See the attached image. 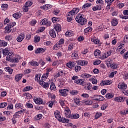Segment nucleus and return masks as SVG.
<instances>
[{
    "label": "nucleus",
    "instance_id": "7",
    "mask_svg": "<svg viewBox=\"0 0 128 128\" xmlns=\"http://www.w3.org/2000/svg\"><path fill=\"white\" fill-rule=\"evenodd\" d=\"M76 84H80V86H84L86 84V80L84 79H78L74 81Z\"/></svg>",
    "mask_w": 128,
    "mask_h": 128
},
{
    "label": "nucleus",
    "instance_id": "5",
    "mask_svg": "<svg viewBox=\"0 0 128 128\" xmlns=\"http://www.w3.org/2000/svg\"><path fill=\"white\" fill-rule=\"evenodd\" d=\"M76 62L78 66H88V62L86 60H78Z\"/></svg>",
    "mask_w": 128,
    "mask_h": 128
},
{
    "label": "nucleus",
    "instance_id": "42",
    "mask_svg": "<svg viewBox=\"0 0 128 128\" xmlns=\"http://www.w3.org/2000/svg\"><path fill=\"white\" fill-rule=\"evenodd\" d=\"M8 46V42L4 40H0V46Z\"/></svg>",
    "mask_w": 128,
    "mask_h": 128
},
{
    "label": "nucleus",
    "instance_id": "56",
    "mask_svg": "<svg viewBox=\"0 0 128 128\" xmlns=\"http://www.w3.org/2000/svg\"><path fill=\"white\" fill-rule=\"evenodd\" d=\"M32 90V87L30 86H27L24 88V92H28V90Z\"/></svg>",
    "mask_w": 128,
    "mask_h": 128
},
{
    "label": "nucleus",
    "instance_id": "60",
    "mask_svg": "<svg viewBox=\"0 0 128 128\" xmlns=\"http://www.w3.org/2000/svg\"><path fill=\"white\" fill-rule=\"evenodd\" d=\"M124 48V44H120V45L117 48V50H122V48Z\"/></svg>",
    "mask_w": 128,
    "mask_h": 128
},
{
    "label": "nucleus",
    "instance_id": "1",
    "mask_svg": "<svg viewBox=\"0 0 128 128\" xmlns=\"http://www.w3.org/2000/svg\"><path fill=\"white\" fill-rule=\"evenodd\" d=\"M76 20L82 26H84L88 22V20L84 18V16L82 14H79L76 18Z\"/></svg>",
    "mask_w": 128,
    "mask_h": 128
},
{
    "label": "nucleus",
    "instance_id": "23",
    "mask_svg": "<svg viewBox=\"0 0 128 128\" xmlns=\"http://www.w3.org/2000/svg\"><path fill=\"white\" fill-rule=\"evenodd\" d=\"M66 36H74V32L72 30H68L65 34Z\"/></svg>",
    "mask_w": 128,
    "mask_h": 128
},
{
    "label": "nucleus",
    "instance_id": "24",
    "mask_svg": "<svg viewBox=\"0 0 128 128\" xmlns=\"http://www.w3.org/2000/svg\"><path fill=\"white\" fill-rule=\"evenodd\" d=\"M13 18L18 20V18H20L22 16V13L21 12H16L12 14Z\"/></svg>",
    "mask_w": 128,
    "mask_h": 128
},
{
    "label": "nucleus",
    "instance_id": "43",
    "mask_svg": "<svg viewBox=\"0 0 128 128\" xmlns=\"http://www.w3.org/2000/svg\"><path fill=\"white\" fill-rule=\"evenodd\" d=\"M61 46L58 43H56L53 47V50H60V48Z\"/></svg>",
    "mask_w": 128,
    "mask_h": 128
},
{
    "label": "nucleus",
    "instance_id": "34",
    "mask_svg": "<svg viewBox=\"0 0 128 128\" xmlns=\"http://www.w3.org/2000/svg\"><path fill=\"white\" fill-rule=\"evenodd\" d=\"M50 36H52V38H55L56 36V32L54 29L50 32Z\"/></svg>",
    "mask_w": 128,
    "mask_h": 128
},
{
    "label": "nucleus",
    "instance_id": "61",
    "mask_svg": "<svg viewBox=\"0 0 128 128\" xmlns=\"http://www.w3.org/2000/svg\"><path fill=\"white\" fill-rule=\"evenodd\" d=\"M60 13V9L58 8H55L53 12V14H56V16L58 15V14Z\"/></svg>",
    "mask_w": 128,
    "mask_h": 128
},
{
    "label": "nucleus",
    "instance_id": "28",
    "mask_svg": "<svg viewBox=\"0 0 128 128\" xmlns=\"http://www.w3.org/2000/svg\"><path fill=\"white\" fill-rule=\"evenodd\" d=\"M42 10H48L52 8V6H50V4H46L42 6Z\"/></svg>",
    "mask_w": 128,
    "mask_h": 128
},
{
    "label": "nucleus",
    "instance_id": "27",
    "mask_svg": "<svg viewBox=\"0 0 128 128\" xmlns=\"http://www.w3.org/2000/svg\"><path fill=\"white\" fill-rule=\"evenodd\" d=\"M64 76V72L59 71L58 73L54 74V78H56L60 76Z\"/></svg>",
    "mask_w": 128,
    "mask_h": 128
},
{
    "label": "nucleus",
    "instance_id": "51",
    "mask_svg": "<svg viewBox=\"0 0 128 128\" xmlns=\"http://www.w3.org/2000/svg\"><path fill=\"white\" fill-rule=\"evenodd\" d=\"M8 106V103L4 102L0 104V108H4Z\"/></svg>",
    "mask_w": 128,
    "mask_h": 128
},
{
    "label": "nucleus",
    "instance_id": "19",
    "mask_svg": "<svg viewBox=\"0 0 128 128\" xmlns=\"http://www.w3.org/2000/svg\"><path fill=\"white\" fill-rule=\"evenodd\" d=\"M22 57L18 55L16 56L14 58H12V62H18V60H20Z\"/></svg>",
    "mask_w": 128,
    "mask_h": 128
},
{
    "label": "nucleus",
    "instance_id": "38",
    "mask_svg": "<svg viewBox=\"0 0 128 128\" xmlns=\"http://www.w3.org/2000/svg\"><path fill=\"white\" fill-rule=\"evenodd\" d=\"M112 24L113 26H118V20L116 18H114L112 20Z\"/></svg>",
    "mask_w": 128,
    "mask_h": 128
},
{
    "label": "nucleus",
    "instance_id": "29",
    "mask_svg": "<svg viewBox=\"0 0 128 128\" xmlns=\"http://www.w3.org/2000/svg\"><path fill=\"white\" fill-rule=\"evenodd\" d=\"M95 100H99L100 102H102V100H104V98L100 95H97L95 98Z\"/></svg>",
    "mask_w": 128,
    "mask_h": 128
},
{
    "label": "nucleus",
    "instance_id": "35",
    "mask_svg": "<svg viewBox=\"0 0 128 128\" xmlns=\"http://www.w3.org/2000/svg\"><path fill=\"white\" fill-rule=\"evenodd\" d=\"M59 122H63L64 124H68V120L64 118H62V117L60 118V120H58Z\"/></svg>",
    "mask_w": 128,
    "mask_h": 128
},
{
    "label": "nucleus",
    "instance_id": "3",
    "mask_svg": "<svg viewBox=\"0 0 128 128\" xmlns=\"http://www.w3.org/2000/svg\"><path fill=\"white\" fill-rule=\"evenodd\" d=\"M118 88L122 92L124 90H126L128 88V85L124 82H121L118 84Z\"/></svg>",
    "mask_w": 128,
    "mask_h": 128
},
{
    "label": "nucleus",
    "instance_id": "4",
    "mask_svg": "<svg viewBox=\"0 0 128 128\" xmlns=\"http://www.w3.org/2000/svg\"><path fill=\"white\" fill-rule=\"evenodd\" d=\"M40 26H50L52 22L48 21V19L44 18L40 22Z\"/></svg>",
    "mask_w": 128,
    "mask_h": 128
},
{
    "label": "nucleus",
    "instance_id": "53",
    "mask_svg": "<svg viewBox=\"0 0 128 128\" xmlns=\"http://www.w3.org/2000/svg\"><path fill=\"white\" fill-rule=\"evenodd\" d=\"M48 78V73L46 72L45 74H44L42 75L41 80H46V78Z\"/></svg>",
    "mask_w": 128,
    "mask_h": 128
},
{
    "label": "nucleus",
    "instance_id": "11",
    "mask_svg": "<svg viewBox=\"0 0 128 128\" xmlns=\"http://www.w3.org/2000/svg\"><path fill=\"white\" fill-rule=\"evenodd\" d=\"M38 83L44 88H48V86H50V84H48V82H44V81L42 80H40L39 81Z\"/></svg>",
    "mask_w": 128,
    "mask_h": 128
},
{
    "label": "nucleus",
    "instance_id": "31",
    "mask_svg": "<svg viewBox=\"0 0 128 128\" xmlns=\"http://www.w3.org/2000/svg\"><path fill=\"white\" fill-rule=\"evenodd\" d=\"M15 108H17L18 110L21 108V110H22L24 108V104L20 103H16L15 104Z\"/></svg>",
    "mask_w": 128,
    "mask_h": 128
},
{
    "label": "nucleus",
    "instance_id": "9",
    "mask_svg": "<svg viewBox=\"0 0 128 128\" xmlns=\"http://www.w3.org/2000/svg\"><path fill=\"white\" fill-rule=\"evenodd\" d=\"M34 100L36 104H42V102H44L42 98H40L34 97Z\"/></svg>",
    "mask_w": 128,
    "mask_h": 128
},
{
    "label": "nucleus",
    "instance_id": "30",
    "mask_svg": "<svg viewBox=\"0 0 128 128\" xmlns=\"http://www.w3.org/2000/svg\"><path fill=\"white\" fill-rule=\"evenodd\" d=\"M46 52V49H44V48H38L35 50V54H40V52L42 53Z\"/></svg>",
    "mask_w": 128,
    "mask_h": 128
},
{
    "label": "nucleus",
    "instance_id": "47",
    "mask_svg": "<svg viewBox=\"0 0 128 128\" xmlns=\"http://www.w3.org/2000/svg\"><path fill=\"white\" fill-rule=\"evenodd\" d=\"M108 58V56L106 52H105L102 54V56L101 55V57H100V60H104L106 58Z\"/></svg>",
    "mask_w": 128,
    "mask_h": 128
},
{
    "label": "nucleus",
    "instance_id": "63",
    "mask_svg": "<svg viewBox=\"0 0 128 128\" xmlns=\"http://www.w3.org/2000/svg\"><path fill=\"white\" fill-rule=\"evenodd\" d=\"M32 5V2L30 1H28L26 4L25 6H28V8H30L31 6Z\"/></svg>",
    "mask_w": 128,
    "mask_h": 128
},
{
    "label": "nucleus",
    "instance_id": "36",
    "mask_svg": "<svg viewBox=\"0 0 128 128\" xmlns=\"http://www.w3.org/2000/svg\"><path fill=\"white\" fill-rule=\"evenodd\" d=\"M54 30L56 32H60L62 30V26L60 24H56L54 26Z\"/></svg>",
    "mask_w": 128,
    "mask_h": 128
},
{
    "label": "nucleus",
    "instance_id": "2",
    "mask_svg": "<svg viewBox=\"0 0 128 128\" xmlns=\"http://www.w3.org/2000/svg\"><path fill=\"white\" fill-rule=\"evenodd\" d=\"M14 48L7 47L3 50H2L3 54L4 56H8V54H10V53L12 54V53L14 52Z\"/></svg>",
    "mask_w": 128,
    "mask_h": 128
},
{
    "label": "nucleus",
    "instance_id": "6",
    "mask_svg": "<svg viewBox=\"0 0 128 128\" xmlns=\"http://www.w3.org/2000/svg\"><path fill=\"white\" fill-rule=\"evenodd\" d=\"M64 110L66 118H70V117L72 116V112H70V108L67 107L65 109H64Z\"/></svg>",
    "mask_w": 128,
    "mask_h": 128
},
{
    "label": "nucleus",
    "instance_id": "58",
    "mask_svg": "<svg viewBox=\"0 0 128 128\" xmlns=\"http://www.w3.org/2000/svg\"><path fill=\"white\" fill-rule=\"evenodd\" d=\"M40 40V37L38 36H34V42H38Z\"/></svg>",
    "mask_w": 128,
    "mask_h": 128
},
{
    "label": "nucleus",
    "instance_id": "37",
    "mask_svg": "<svg viewBox=\"0 0 128 128\" xmlns=\"http://www.w3.org/2000/svg\"><path fill=\"white\" fill-rule=\"evenodd\" d=\"M5 71L8 72L10 74H12V72H14V70L10 67H6L4 68Z\"/></svg>",
    "mask_w": 128,
    "mask_h": 128
},
{
    "label": "nucleus",
    "instance_id": "8",
    "mask_svg": "<svg viewBox=\"0 0 128 128\" xmlns=\"http://www.w3.org/2000/svg\"><path fill=\"white\" fill-rule=\"evenodd\" d=\"M80 12V8H74L71 11L68 12L69 15L74 16Z\"/></svg>",
    "mask_w": 128,
    "mask_h": 128
},
{
    "label": "nucleus",
    "instance_id": "18",
    "mask_svg": "<svg viewBox=\"0 0 128 128\" xmlns=\"http://www.w3.org/2000/svg\"><path fill=\"white\" fill-rule=\"evenodd\" d=\"M14 56V52H12V53H8L6 57V60H8L9 62H12V56Z\"/></svg>",
    "mask_w": 128,
    "mask_h": 128
},
{
    "label": "nucleus",
    "instance_id": "41",
    "mask_svg": "<svg viewBox=\"0 0 128 128\" xmlns=\"http://www.w3.org/2000/svg\"><path fill=\"white\" fill-rule=\"evenodd\" d=\"M10 32H12V28L10 26H8L5 28V32L6 34H10Z\"/></svg>",
    "mask_w": 128,
    "mask_h": 128
},
{
    "label": "nucleus",
    "instance_id": "26",
    "mask_svg": "<svg viewBox=\"0 0 128 128\" xmlns=\"http://www.w3.org/2000/svg\"><path fill=\"white\" fill-rule=\"evenodd\" d=\"M59 102H60V106H62V108H64V110L65 109V108H68V106H66V104H64V100H59Z\"/></svg>",
    "mask_w": 128,
    "mask_h": 128
},
{
    "label": "nucleus",
    "instance_id": "12",
    "mask_svg": "<svg viewBox=\"0 0 128 128\" xmlns=\"http://www.w3.org/2000/svg\"><path fill=\"white\" fill-rule=\"evenodd\" d=\"M64 62V60H56L55 61H54L52 64V66H58L59 64H60Z\"/></svg>",
    "mask_w": 128,
    "mask_h": 128
},
{
    "label": "nucleus",
    "instance_id": "22",
    "mask_svg": "<svg viewBox=\"0 0 128 128\" xmlns=\"http://www.w3.org/2000/svg\"><path fill=\"white\" fill-rule=\"evenodd\" d=\"M54 116L56 118L59 120H60V118H62V116H60V112L58 110H56L54 112Z\"/></svg>",
    "mask_w": 128,
    "mask_h": 128
},
{
    "label": "nucleus",
    "instance_id": "16",
    "mask_svg": "<svg viewBox=\"0 0 128 128\" xmlns=\"http://www.w3.org/2000/svg\"><path fill=\"white\" fill-rule=\"evenodd\" d=\"M94 56H96V58H100V57L102 56V52H100V50H96L94 52Z\"/></svg>",
    "mask_w": 128,
    "mask_h": 128
},
{
    "label": "nucleus",
    "instance_id": "49",
    "mask_svg": "<svg viewBox=\"0 0 128 128\" xmlns=\"http://www.w3.org/2000/svg\"><path fill=\"white\" fill-rule=\"evenodd\" d=\"M92 30V28L89 26L87 28H86L85 30H84V32H90Z\"/></svg>",
    "mask_w": 128,
    "mask_h": 128
},
{
    "label": "nucleus",
    "instance_id": "39",
    "mask_svg": "<svg viewBox=\"0 0 128 128\" xmlns=\"http://www.w3.org/2000/svg\"><path fill=\"white\" fill-rule=\"evenodd\" d=\"M90 6H92V4L86 3L82 6V10H86V8H88Z\"/></svg>",
    "mask_w": 128,
    "mask_h": 128
},
{
    "label": "nucleus",
    "instance_id": "55",
    "mask_svg": "<svg viewBox=\"0 0 128 128\" xmlns=\"http://www.w3.org/2000/svg\"><path fill=\"white\" fill-rule=\"evenodd\" d=\"M74 102L75 104H76L78 106V104H80V99L79 98H74Z\"/></svg>",
    "mask_w": 128,
    "mask_h": 128
},
{
    "label": "nucleus",
    "instance_id": "48",
    "mask_svg": "<svg viewBox=\"0 0 128 128\" xmlns=\"http://www.w3.org/2000/svg\"><path fill=\"white\" fill-rule=\"evenodd\" d=\"M92 10H94V12H96V10H102V8H100V7L97 5L96 6H94L92 8Z\"/></svg>",
    "mask_w": 128,
    "mask_h": 128
},
{
    "label": "nucleus",
    "instance_id": "40",
    "mask_svg": "<svg viewBox=\"0 0 128 128\" xmlns=\"http://www.w3.org/2000/svg\"><path fill=\"white\" fill-rule=\"evenodd\" d=\"M84 88L87 90H92V84H90V82L88 83L86 85Z\"/></svg>",
    "mask_w": 128,
    "mask_h": 128
},
{
    "label": "nucleus",
    "instance_id": "45",
    "mask_svg": "<svg viewBox=\"0 0 128 128\" xmlns=\"http://www.w3.org/2000/svg\"><path fill=\"white\" fill-rule=\"evenodd\" d=\"M50 88L51 90H56V84H54V83H51L50 86Z\"/></svg>",
    "mask_w": 128,
    "mask_h": 128
},
{
    "label": "nucleus",
    "instance_id": "14",
    "mask_svg": "<svg viewBox=\"0 0 128 128\" xmlns=\"http://www.w3.org/2000/svg\"><path fill=\"white\" fill-rule=\"evenodd\" d=\"M24 39V34L21 33L16 38L17 42H20Z\"/></svg>",
    "mask_w": 128,
    "mask_h": 128
},
{
    "label": "nucleus",
    "instance_id": "17",
    "mask_svg": "<svg viewBox=\"0 0 128 128\" xmlns=\"http://www.w3.org/2000/svg\"><path fill=\"white\" fill-rule=\"evenodd\" d=\"M72 58L73 60H78L80 57L78 56V51H74L72 54Z\"/></svg>",
    "mask_w": 128,
    "mask_h": 128
},
{
    "label": "nucleus",
    "instance_id": "59",
    "mask_svg": "<svg viewBox=\"0 0 128 128\" xmlns=\"http://www.w3.org/2000/svg\"><path fill=\"white\" fill-rule=\"evenodd\" d=\"M48 98H52V100H54V98H56V96L54 94H52V93H48Z\"/></svg>",
    "mask_w": 128,
    "mask_h": 128
},
{
    "label": "nucleus",
    "instance_id": "64",
    "mask_svg": "<svg viewBox=\"0 0 128 128\" xmlns=\"http://www.w3.org/2000/svg\"><path fill=\"white\" fill-rule=\"evenodd\" d=\"M59 20H58V18L54 17V18H52V22L54 24L56 22H58Z\"/></svg>",
    "mask_w": 128,
    "mask_h": 128
},
{
    "label": "nucleus",
    "instance_id": "13",
    "mask_svg": "<svg viewBox=\"0 0 128 128\" xmlns=\"http://www.w3.org/2000/svg\"><path fill=\"white\" fill-rule=\"evenodd\" d=\"M74 66H76V64L74 63V62L72 61H70L66 64V66H67L68 68H70V70H72V68H74Z\"/></svg>",
    "mask_w": 128,
    "mask_h": 128
},
{
    "label": "nucleus",
    "instance_id": "57",
    "mask_svg": "<svg viewBox=\"0 0 128 128\" xmlns=\"http://www.w3.org/2000/svg\"><path fill=\"white\" fill-rule=\"evenodd\" d=\"M80 70H82V67L80 66H77L74 68V70L76 72H78Z\"/></svg>",
    "mask_w": 128,
    "mask_h": 128
},
{
    "label": "nucleus",
    "instance_id": "50",
    "mask_svg": "<svg viewBox=\"0 0 128 128\" xmlns=\"http://www.w3.org/2000/svg\"><path fill=\"white\" fill-rule=\"evenodd\" d=\"M102 116V112H97L95 115L96 120H98L99 118H100Z\"/></svg>",
    "mask_w": 128,
    "mask_h": 128
},
{
    "label": "nucleus",
    "instance_id": "10",
    "mask_svg": "<svg viewBox=\"0 0 128 128\" xmlns=\"http://www.w3.org/2000/svg\"><path fill=\"white\" fill-rule=\"evenodd\" d=\"M126 97L124 96H118L114 98V102H124L126 100Z\"/></svg>",
    "mask_w": 128,
    "mask_h": 128
},
{
    "label": "nucleus",
    "instance_id": "32",
    "mask_svg": "<svg viewBox=\"0 0 128 128\" xmlns=\"http://www.w3.org/2000/svg\"><path fill=\"white\" fill-rule=\"evenodd\" d=\"M104 0H96V4L97 6H100V8H102V6H104Z\"/></svg>",
    "mask_w": 128,
    "mask_h": 128
},
{
    "label": "nucleus",
    "instance_id": "46",
    "mask_svg": "<svg viewBox=\"0 0 128 128\" xmlns=\"http://www.w3.org/2000/svg\"><path fill=\"white\" fill-rule=\"evenodd\" d=\"M118 64L116 63H112L110 64V68L112 70H116V68H118Z\"/></svg>",
    "mask_w": 128,
    "mask_h": 128
},
{
    "label": "nucleus",
    "instance_id": "33",
    "mask_svg": "<svg viewBox=\"0 0 128 128\" xmlns=\"http://www.w3.org/2000/svg\"><path fill=\"white\" fill-rule=\"evenodd\" d=\"M31 66H38L40 64V62L32 60L30 62H29Z\"/></svg>",
    "mask_w": 128,
    "mask_h": 128
},
{
    "label": "nucleus",
    "instance_id": "15",
    "mask_svg": "<svg viewBox=\"0 0 128 128\" xmlns=\"http://www.w3.org/2000/svg\"><path fill=\"white\" fill-rule=\"evenodd\" d=\"M59 92H60L61 95L63 96H68V90L66 89L60 90Z\"/></svg>",
    "mask_w": 128,
    "mask_h": 128
},
{
    "label": "nucleus",
    "instance_id": "25",
    "mask_svg": "<svg viewBox=\"0 0 128 128\" xmlns=\"http://www.w3.org/2000/svg\"><path fill=\"white\" fill-rule=\"evenodd\" d=\"M80 118V114H71V117L70 118H72V120H78V118Z\"/></svg>",
    "mask_w": 128,
    "mask_h": 128
},
{
    "label": "nucleus",
    "instance_id": "62",
    "mask_svg": "<svg viewBox=\"0 0 128 128\" xmlns=\"http://www.w3.org/2000/svg\"><path fill=\"white\" fill-rule=\"evenodd\" d=\"M57 43L62 46V45L64 44V40L63 38H61Z\"/></svg>",
    "mask_w": 128,
    "mask_h": 128
},
{
    "label": "nucleus",
    "instance_id": "21",
    "mask_svg": "<svg viewBox=\"0 0 128 128\" xmlns=\"http://www.w3.org/2000/svg\"><path fill=\"white\" fill-rule=\"evenodd\" d=\"M88 80H89V82H92V84H98V80H96V78H94V76L90 77L89 78Z\"/></svg>",
    "mask_w": 128,
    "mask_h": 128
},
{
    "label": "nucleus",
    "instance_id": "54",
    "mask_svg": "<svg viewBox=\"0 0 128 128\" xmlns=\"http://www.w3.org/2000/svg\"><path fill=\"white\" fill-rule=\"evenodd\" d=\"M74 48V44L71 43L69 44L68 47V50H72Z\"/></svg>",
    "mask_w": 128,
    "mask_h": 128
},
{
    "label": "nucleus",
    "instance_id": "52",
    "mask_svg": "<svg viewBox=\"0 0 128 128\" xmlns=\"http://www.w3.org/2000/svg\"><path fill=\"white\" fill-rule=\"evenodd\" d=\"M91 40L92 42H94L96 44H100V40L98 39H95L94 38H92Z\"/></svg>",
    "mask_w": 128,
    "mask_h": 128
},
{
    "label": "nucleus",
    "instance_id": "44",
    "mask_svg": "<svg viewBox=\"0 0 128 128\" xmlns=\"http://www.w3.org/2000/svg\"><path fill=\"white\" fill-rule=\"evenodd\" d=\"M114 96V94H112L110 93H108L106 95V98H108V100H110V98H112Z\"/></svg>",
    "mask_w": 128,
    "mask_h": 128
},
{
    "label": "nucleus",
    "instance_id": "20",
    "mask_svg": "<svg viewBox=\"0 0 128 128\" xmlns=\"http://www.w3.org/2000/svg\"><path fill=\"white\" fill-rule=\"evenodd\" d=\"M22 76H24V74H20L16 75L15 76L16 82H20V80H22Z\"/></svg>",
    "mask_w": 128,
    "mask_h": 128
}]
</instances>
